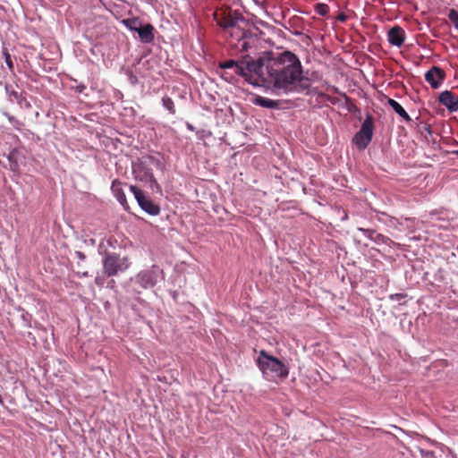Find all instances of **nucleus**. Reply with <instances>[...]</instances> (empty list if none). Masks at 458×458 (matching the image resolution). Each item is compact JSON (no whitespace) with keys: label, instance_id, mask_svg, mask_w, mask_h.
Wrapping results in <instances>:
<instances>
[{"label":"nucleus","instance_id":"obj_28","mask_svg":"<svg viewBox=\"0 0 458 458\" xmlns=\"http://www.w3.org/2000/svg\"><path fill=\"white\" fill-rule=\"evenodd\" d=\"M104 281H105L104 278L101 277V276H96V278H95V283L98 286H103L104 285Z\"/></svg>","mask_w":458,"mask_h":458},{"label":"nucleus","instance_id":"obj_25","mask_svg":"<svg viewBox=\"0 0 458 458\" xmlns=\"http://www.w3.org/2000/svg\"><path fill=\"white\" fill-rule=\"evenodd\" d=\"M4 56H5V63L8 66V68L13 71V63L12 61V58H11V55L9 53H4Z\"/></svg>","mask_w":458,"mask_h":458},{"label":"nucleus","instance_id":"obj_14","mask_svg":"<svg viewBox=\"0 0 458 458\" xmlns=\"http://www.w3.org/2000/svg\"><path fill=\"white\" fill-rule=\"evenodd\" d=\"M111 189H112V191L114 192V195L115 196V198L119 201V203L125 209H128L129 207H128V204H127V199H126V197H125V193L123 192V188H122V182H119L118 180H114L112 182Z\"/></svg>","mask_w":458,"mask_h":458},{"label":"nucleus","instance_id":"obj_35","mask_svg":"<svg viewBox=\"0 0 458 458\" xmlns=\"http://www.w3.org/2000/svg\"><path fill=\"white\" fill-rule=\"evenodd\" d=\"M360 230L362 231V232H365V233L369 232V230H365L363 228H360Z\"/></svg>","mask_w":458,"mask_h":458},{"label":"nucleus","instance_id":"obj_8","mask_svg":"<svg viewBox=\"0 0 458 458\" xmlns=\"http://www.w3.org/2000/svg\"><path fill=\"white\" fill-rule=\"evenodd\" d=\"M159 272H162L157 266L138 273L131 281L140 289H149L157 284Z\"/></svg>","mask_w":458,"mask_h":458},{"label":"nucleus","instance_id":"obj_4","mask_svg":"<svg viewBox=\"0 0 458 458\" xmlns=\"http://www.w3.org/2000/svg\"><path fill=\"white\" fill-rule=\"evenodd\" d=\"M102 263L104 274L107 277L115 276L120 272L126 271L131 266L128 257H121L115 252L108 251L105 252Z\"/></svg>","mask_w":458,"mask_h":458},{"label":"nucleus","instance_id":"obj_32","mask_svg":"<svg viewBox=\"0 0 458 458\" xmlns=\"http://www.w3.org/2000/svg\"><path fill=\"white\" fill-rule=\"evenodd\" d=\"M288 374H284V373H281L279 374V377H282V378H284L287 377Z\"/></svg>","mask_w":458,"mask_h":458},{"label":"nucleus","instance_id":"obj_21","mask_svg":"<svg viewBox=\"0 0 458 458\" xmlns=\"http://www.w3.org/2000/svg\"><path fill=\"white\" fill-rule=\"evenodd\" d=\"M448 19L454 24L455 29L458 30V12L454 9H451L448 13Z\"/></svg>","mask_w":458,"mask_h":458},{"label":"nucleus","instance_id":"obj_33","mask_svg":"<svg viewBox=\"0 0 458 458\" xmlns=\"http://www.w3.org/2000/svg\"><path fill=\"white\" fill-rule=\"evenodd\" d=\"M402 297H403V294H396V295H395V298H396L397 300L401 299Z\"/></svg>","mask_w":458,"mask_h":458},{"label":"nucleus","instance_id":"obj_6","mask_svg":"<svg viewBox=\"0 0 458 458\" xmlns=\"http://www.w3.org/2000/svg\"><path fill=\"white\" fill-rule=\"evenodd\" d=\"M132 174L136 180L149 183L151 190H161L158 182L152 174L151 168H149L143 161L137 160L132 163Z\"/></svg>","mask_w":458,"mask_h":458},{"label":"nucleus","instance_id":"obj_9","mask_svg":"<svg viewBox=\"0 0 458 458\" xmlns=\"http://www.w3.org/2000/svg\"><path fill=\"white\" fill-rule=\"evenodd\" d=\"M257 363L262 372H287L284 363L278 359L268 355L265 351H261L258 356Z\"/></svg>","mask_w":458,"mask_h":458},{"label":"nucleus","instance_id":"obj_10","mask_svg":"<svg viewBox=\"0 0 458 458\" xmlns=\"http://www.w3.org/2000/svg\"><path fill=\"white\" fill-rule=\"evenodd\" d=\"M130 190L134 194L138 204L144 211L152 216H157L160 213V208L150 199L147 198L141 190L134 185L130 186Z\"/></svg>","mask_w":458,"mask_h":458},{"label":"nucleus","instance_id":"obj_13","mask_svg":"<svg viewBox=\"0 0 458 458\" xmlns=\"http://www.w3.org/2000/svg\"><path fill=\"white\" fill-rule=\"evenodd\" d=\"M388 41L391 45L400 47L405 40V31L400 26H394L387 33Z\"/></svg>","mask_w":458,"mask_h":458},{"label":"nucleus","instance_id":"obj_26","mask_svg":"<svg viewBox=\"0 0 458 458\" xmlns=\"http://www.w3.org/2000/svg\"><path fill=\"white\" fill-rule=\"evenodd\" d=\"M318 13L320 15H326L328 13V6L327 4H319L318 7Z\"/></svg>","mask_w":458,"mask_h":458},{"label":"nucleus","instance_id":"obj_22","mask_svg":"<svg viewBox=\"0 0 458 458\" xmlns=\"http://www.w3.org/2000/svg\"><path fill=\"white\" fill-rule=\"evenodd\" d=\"M14 155H15V151L11 152L9 155V160L11 162L10 168L13 171H17L19 169V165L16 161H13Z\"/></svg>","mask_w":458,"mask_h":458},{"label":"nucleus","instance_id":"obj_34","mask_svg":"<svg viewBox=\"0 0 458 458\" xmlns=\"http://www.w3.org/2000/svg\"><path fill=\"white\" fill-rule=\"evenodd\" d=\"M452 154L458 156V149L452 151Z\"/></svg>","mask_w":458,"mask_h":458},{"label":"nucleus","instance_id":"obj_36","mask_svg":"<svg viewBox=\"0 0 458 458\" xmlns=\"http://www.w3.org/2000/svg\"><path fill=\"white\" fill-rule=\"evenodd\" d=\"M430 216H431V219H433L434 217V214L433 213H430Z\"/></svg>","mask_w":458,"mask_h":458},{"label":"nucleus","instance_id":"obj_19","mask_svg":"<svg viewBox=\"0 0 458 458\" xmlns=\"http://www.w3.org/2000/svg\"><path fill=\"white\" fill-rule=\"evenodd\" d=\"M162 103H163L164 107L166 108L170 114H175L174 104L171 98L164 97L162 98Z\"/></svg>","mask_w":458,"mask_h":458},{"label":"nucleus","instance_id":"obj_16","mask_svg":"<svg viewBox=\"0 0 458 458\" xmlns=\"http://www.w3.org/2000/svg\"><path fill=\"white\" fill-rule=\"evenodd\" d=\"M387 104L394 109V111L398 114L404 121L411 122V118L408 114V113L404 110V108L394 99L388 98Z\"/></svg>","mask_w":458,"mask_h":458},{"label":"nucleus","instance_id":"obj_20","mask_svg":"<svg viewBox=\"0 0 458 458\" xmlns=\"http://www.w3.org/2000/svg\"><path fill=\"white\" fill-rule=\"evenodd\" d=\"M5 89H6L9 100L11 102H13V101L20 102L21 95L17 91L13 90V89H10L8 86L5 87Z\"/></svg>","mask_w":458,"mask_h":458},{"label":"nucleus","instance_id":"obj_15","mask_svg":"<svg viewBox=\"0 0 458 458\" xmlns=\"http://www.w3.org/2000/svg\"><path fill=\"white\" fill-rule=\"evenodd\" d=\"M154 27L148 23L138 29L137 32L140 40L144 43H150L154 40Z\"/></svg>","mask_w":458,"mask_h":458},{"label":"nucleus","instance_id":"obj_17","mask_svg":"<svg viewBox=\"0 0 458 458\" xmlns=\"http://www.w3.org/2000/svg\"><path fill=\"white\" fill-rule=\"evenodd\" d=\"M254 103L259 106L266 107V108H277L278 107V102L276 100H273L267 98L258 96Z\"/></svg>","mask_w":458,"mask_h":458},{"label":"nucleus","instance_id":"obj_1","mask_svg":"<svg viewBox=\"0 0 458 458\" xmlns=\"http://www.w3.org/2000/svg\"><path fill=\"white\" fill-rule=\"evenodd\" d=\"M265 75V87L276 94L301 93L310 88L300 58L291 51L269 52Z\"/></svg>","mask_w":458,"mask_h":458},{"label":"nucleus","instance_id":"obj_31","mask_svg":"<svg viewBox=\"0 0 458 458\" xmlns=\"http://www.w3.org/2000/svg\"><path fill=\"white\" fill-rule=\"evenodd\" d=\"M157 379H158L159 381H165V382H167V378H166V377H165V376H163V377L158 376V377H157Z\"/></svg>","mask_w":458,"mask_h":458},{"label":"nucleus","instance_id":"obj_29","mask_svg":"<svg viewBox=\"0 0 458 458\" xmlns=\"http://www.w3.org/2000/svg\"><path fill=\"white\" fill-rule=\"evenodd\" d=\"M422 458H437L433 452H424L422 454Z\"/></svg>","mask_w":458,"mask_h":458},{"label":"nucleus","instance_id":"obj_18","mask_svg":"<svg viewBox=\"0 0 458 458\" xmlns=\"http://www.w3.org/2000/svg\"><path fill=\"white\" fill-rule=\"evenodd\" d=\"M123 23L132 31L138 30L140 28V21L138 18L126 19L123 21Z\"/></svg>","mask_w":458,"mask_h":458},{"label":"nucleus","instance_id":"obj_24","mask_svg":"<svg viewBox=\"0 0 458 458\" xmlns=\"http://www.w3.org/2000/svg\"><path fill=\"white\" fill-rule=\"evenodd\" d=\"M77 267H78L79 270L76 272V275L79 277H87V276H89V272L87 270L83 269V267L81 264V262L77 263Z\"/></svg>","mask_w":458,"mask_h":458},{"label":"nucleus","instance_id":"obj_2","mask_svg":"<svg viewBox=\"0 0 458 458\" xmlns=\"http://www.w3.org/2000/svg\"><path fill=\"white\" fill-rule=\"evenodd\" d=\"M269 58V52H265L259 58L245 55L238 60H225L218 64L223 69L221 76L227 81L234 79V74L245 79L253 86L265 87V63Z\"/></svg>","mask_w":458,"mask_h":458},{"label":"nucleus","instance_id":"obj_23","mask_svg":"<svg viewBox=\"0 0 458 458\" xmlns=\"http://www.w3.org/2000/svg\"><path fill=\"white\" fill-rule=\"evenodd\" d=\"M76 85L71 86L72 89H74L77 93H82L86 89V86L83 83H77L76 80H72Z\"/></svg>","mask_w":458,"mask_h":458},{"label":"nucleus","instance_id":"obj_5","mask_svg":"<svg viewBox=\"0 0 458 458\" xmlns=\"http://www.w3.org/2000/svg\"><path fill=\"white\" fill-rule=\"evenodd\" d=\"M215 18L217 24L224 29L225 31L237 26L247 25V21L238 11L225 9L216 12Z\"/></svg>","mask_w":458,"mask_h":458},{"label":"nucleus","instance_id":"obj_11","mask_svg":"<svg viewBox=\"0 0 458 458\" xmlns=\"http://www.w3.org/2000/svg\"><path fill=\"white\" fill-rule=\"evenodd\" d=\"M445 79V72L438 66H433L425 73V81L433 89H438Z\"/></svg>","mask_w":458,"mask_h":458},{"label":"nucleus","instance_id":"obj_7","mask_svg":"<svg viewBox=\"0 0 458 458\" xmlns=\"http://www.w3.org/2000/svg\"><path fill=\"white\" fill-rule=\"evenodd\" d=\"M374 129L373 116L369 114L366 115L364 122L361 124L360 130L354 136V142L360 149L368 147L372 140Z\"/></svg>","mask_w":458,"mask_h":458},{"label":"nucleus","instance_id":"obj_30","mask_svg":"<svg viewBox=\"0 0 458 458\" xmlns=\"http://www.w3.org/2000/svg\"><path fill=\"white\" fill-rule=\"evenodd\" d=\"M337 20L340 21H345L346 20V15L344 13H340L338 16H337Z\"/></svg>","mask_w":458,"mask_h":458},{"label":"nucleus","instance_id":"obj_3","mask_svg":"<svg viewBox=\"0 0 458 458\" xmlns=\"http://www.w3.org/2000/svg\"><path fill=\"white\" fill-rule=\"evenodd\" d=\"M248 27V23L247 25H237L225 31L229 45L242 53L248 51L250 40L253 38V33Z\"/></svg>","mask_w":458,"mask_h":458},{"label":"nucleus","instance_id":"obj_12","mask_svg":"<svg viewBox=\"0 0 458 458\" xmlns=\"http://www.w3.org/2000/svg\"><path fill=\"white\" fill-rule=\"evenodd\" d=\"M438 102L451 113L458 111V96L450 90H445L438 96Z\"/></svg>","mask_w":458,"mask_h":458},{"label":"nucleus","instance_id":"obj_27","mask_svg":"<svg viewBox=\"0 0 458 458\" xmlns=\"http://www.w3.org/2000/svg\"><path fill=\"white\" fill-rule=\"evenodd\" d=\"M75 256L81 260V261H84L85 259H86V255L81 252V251H75Z\"/></svg>","mask_w":458,"mask_h":458}]
</instances>
